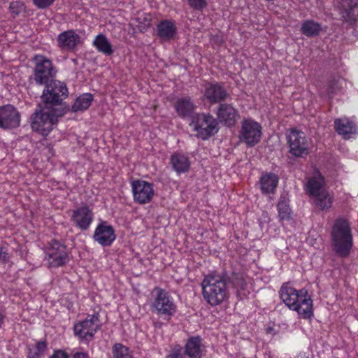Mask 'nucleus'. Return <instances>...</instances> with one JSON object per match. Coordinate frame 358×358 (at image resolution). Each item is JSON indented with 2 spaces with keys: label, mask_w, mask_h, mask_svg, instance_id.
Segmentation results:
<instances>
[{
  "label": "nucleus",
  "mask_w": 358,
  "mask_h": 358,
  "mask_svg": "<svg viewBox=\"0 0 358 358\" xmlns=\"http://www.w3.org/2000/svg\"><path fill=\"white\" fill-rule=\"evenodd\" d=\"M279 293L285 304L296 311L300 317L310 319L313 316V300L306 289H296L289 283H285Z\"/></svg>",
  "instance_id": "1"
},
{
  "label": "nucleus",
  "mask_w": 358,
  "mask_h": 358,
  "mask_svg": "<svg viewBox=\"0 0 358 358\" xmlns=\"http://www.w3.org/2000/svg\"><path fill=\"white\" fill-rule=\"evenodd\" d=\"M201 287L203 299L212 306L222 303L229 297L226 280L219 274L210 273L205 276Z\"/></svg>",
  "instance_id": "2"
},
{
  "label": "nucleus",
  "mask_w": 358,
  "mask_h": 358,
  "mask_svg": "<svg viewBox=\"0 0 358 358\" xmlns=\"http://www.w3.org/2000/svg\"><path fill=\"white\" fill-rule=\"evenodd\" d=\"M332 248L339 257H348L353 245V239L349 223L345 220H338L331 231Z\"/></svg>",
  "instance_id": "3"
},
{
  "label": "nucleus",
  "mask_w": 358,
  "mask_h": 358,
  "mask_svg": "<svg viewBox=\"0 0 358 358\" xmlns=\"http://www.w3.org/2000/svg\"><path fill=\"white\" fill-rule=\"evenodd\" d=\"M306 189L311 202L317 208L324 210L331 207L333 197L328 192L324 179L320 173H315L308 180Z\"/></svg>",
  "instance_id": "4"
},
{
  "label": "nucleus",
  "mask_w": 358,
  "mask_h": 358,
  "mask_svg": "<svg viewBox=\"0 0 358 358\" xmlns=\"http://www.w3.org/2000/svg\"><path fill=\"white\" fill-rule=\"evenodd\" d=\"M60 115L62 113L57 108L45 106L31 116V128L42 136H48L57 124Z\"/></svg>",
  "instance_id": "5"
},
{
  "label": "nucleus",
  "mask_w": 358,
  "mask_h": 358,
  "mask_svg": "<svg viewBox=\"0 0 358 358\" xmlns=\"http://www.w3.org/2000/svg\"><path fill=\"white\" fill-rule=\"evenodd\" d=\"M49 268H56L69 261L66 247L57 241H52L45 249V259Z\"/></svg>",
  "instance_id": "6"
},
{
  "label": "nucleus",
  "mask_w": 358,
  "mask_h": 358,
  "mask_svg": "<svg viewBox=\"0 0 358 358\" xmlns=\"http://www.w3.org/2000/svg\"><path fill=\"white\" fill-rule=\"evenodd\" d=\"M190 126L202 139H206L218 130L217 120L212 115L204 113L194 116Z\"/></svg>",
  "instance_id": "7"
},
{
  "label": "nucleus",
  "mask_w": 358,
  "mask_h": 358,
  "mask_svg": "<svg viewBox=\"0 0 358 358\" xmlns=\"http://www.w3.org/2000/svg\"><path fill=\"white\" fill-rule=\"evenodd\" d=\"M287 141L289 151L293 155L302 157L308 155L312 143L303 131L291 129Z\"/></svg>",
  "instance_id": "8"
},
{
  "label": "nucleus",
  "mask_w": 358,
  "mask_h": 358,
  "mask_svg": "<svg viewBox=\"0 0 358 358\" xmlns=\"http://www.w3.org/2000/svg\"><path fill=\"white\" fill-rule=\"evenodd\" d=\"M66 85L59 80H52L43 90L41 96L45 103L57 105L68 96Z\"/></svg>",
  "instance_id": "9"
},
{
  "label": "nucleus",
  "mask_w": 358,
  "mask_h": 358,
  "mask_svg": "<svg viewBox=\"0 0 358 358\" xmlns=\"http://www.w3.org/2000/svg\"><path fill=\"white\" fill-rule=\"evenodd\" d=\"M156 296L152 305V310L159 315L171 317L176 311L173 299L164 290L155 288Z\"/></svg>",
  "instance_id": "10"
},
{
  "label": "nucleus",
  "mask_w": 358,
  "mask_h": 358,
  "mask_svg": "<svg viewBox=\"0 0 358 358\" xmlns=\"http://www.w3.org/2000/svg\"><path fill=\"white\" fill-rule=\"evenodd\" d=\"M261 136L262 127L257 122L252 119L242 122L239 135L241 141L249 147H253L259 142Z\"/></svg>",
  "instance_id": "11"
},
{
  "label": "nucleus",
  "mask_w": 358,
  "mask_h": 358,
  "mask_svg": "<svg viewBox=\"0 0 358 358\" xmlns=\"http://www.w3.org/2000/svg\"><path fill=\"white\" fill-rule=\"evenodd\" d=\"M134 201L139 204L150 203L154 196L155 189L152 183L143 180H136L131 184Z\"/></svg>",
  "instance_id": "12"
},
{
  "label": "nucleus",
  "mask_w": 358,
  "mask_h": 358,
  "mask_svg": "<svg viewBox=\"0 0 358 358\" xmlns=\"http://www.w3.org/2000/svg\"><path fill=\"white\" fill-rule=\"evenodd\" d=\"M100 327V322L97 316L89 315L87 318L74 326L76 336L87 341L91 339Z\"/></svg>",
  "instance_id": "13"
},
{
  "label": "nucleus",
  "mask_w": 358,
  "mask_h": 358,
  "mask_svg": "<svg viewBox=\"0 0 358 358\" xmlns=\"http://www.w3.org/2000/svg\"><path fill=\"white\" fill-rule=\"evenodd\" d=\"M34 59V80L38 84H45L53 76L52 62L42 55H36Z\"/></svg>",
  "instance_id": "14"
},
{
  "label": "nucleus",
  "mask_w": 358,
  "mask_h": 358,
  "mask_svg": "<svg viewBox=\"0 0 358 358\" xmlns=\"http://www.w3.org/2000/svg\"><path fill=\"white\" fill-rule=\"evenodd\" d=\"M71 220L76 227L85 231L94 220V213L89 206L84 205L72 211Z\"/></svg>",
  "instance_id": "15"
},
{
  "label": "nucleus",
  "mask_w": 358,
  "mask_h": 358,
  "mask_svg": "<svg viewBox=\"0 0 358 358\" xmlns=\"http://www.w3.org/2000/svg\"><path fill=\"white\" fill-rule=\"evenodd\" d=\"M20 113L13 106L8 104L0 107L1 128H15L20 125Z\"/></svg>",
  "instance_id": "16"
},
{
  "label": "nucleus",
  "mask_w": 358,
  "mask_h": 358,
  "mask_svg": "<svg viewBox=\"0 0 358 358\" xmlns=\"http://www.w3.org/2000/svg\"><path fill=\"white\" fill-rule=\"evenodd\" d=\"M93 238L102 246H110L116 238L113 227L106 222H102L96 227Z\"/></svg>",
  "instance_id": "17"
},
{
  "label": "nucleus",
  "mask_w": 358,
  "mask_h": 358,
  "mask_svg": "<svg viewBox=\"0 0 358 358\" xmlns=\"http://www.w3.org/2000/svg\"><path fill=\"white\" fill-rule=\"evenodd\" d=\"M336 7L345 20H356L357 19V0H336Z\"/></svg>",
  "instance_id": "18"
},
{
  "label": "nucleus",
  "mask_w": 358,
  "mask_h": 358,
  "mask_svg": "<svg viewBox=\"0 0 358 358\" xmlns=\"http://www.w3.org/2000/svg\"><path fill=\"white\" fill-rule=\"evenodd\" d=\"M58 45L64 50H73L80 43V36L73 30L61 33L57 38Z\"/></svg>",
  "instance_id": "19"
},
{
  "label": "nucleus",
  "mask_w": 358,
  "mask_h": 358,
  "mask_svg": "<svg viewBox=\"0 0 358 358\" xmlns=\"http://www.w3.org/2000/svg\"><path fill=\"white\" fill-rule=\"evenodd\" d=\"M157 35L161 40L167 41L175 38L177 33V27L172 20H162L157 24Z\"/></svg>",
  "instance_id": "20"
},
{
  "label": "nucleus",
  "mask_w": 358,
  "mask_h": 358,
  "mask_svg": "<svg viewBox=\"0 0 358 358\" xmlns=\"http://www.w3.org/2000/svg\"><path fill=\"white\" fill-rule=\"evenodd\" d=\"M228 94L218 83H210L205 90V98L210 103H217L225 99Z\"/></svg>",
  "instance_id": "21"
},
{
  "label": "nucleus",
  "mask_w": 358,
  "mask_h": 358,
  "mask_svg": "<svg viewBox=\"0 0 358 358\" xmlns=\"http://www.w3.org/2000/svg\"><path fill=\"white\" fill-rule=\"evenodd\" d=\"M217 116L220 122H224L227 126L234 125L238 117L237 110L231 105L221 104Z\"/></svg>",
  "instance_id": "22"
},
{
  "label": "nucleus",
  "mask_w": 358,
  "mask_h": 358,
  "mask_svg": "<svg viewBox=\"0 0 358 358\" xmlns=\"http://www.w3.org/2000/svg\"><path fill=\"white\" fill-rule=\"evenodd\" d=\"M279 182L278 176L274 173H265L259 179V186L264 194H273Z\"/></svg>",
  "instance_id": "23"
},
{
  "label": "nucleus",
  "mask_w": 358,
  "mask_h": 358,
  "mask_svg": "<svg viewBox=\"0 0 358 358\" xmlns=\"http://www.w3.org/2000/svg\"><path fill=\"white\" fill-rule=\"evenodd\" d=\"M335 129L338 134L345 139L349 138L352 134L356 132V126L354 122L346 117L336 119L334 121Z\"/></svg>",
  "instance_id": "24"
},
{
  "label": "nucleus",
  "mask_w": 358,
  "mask_h": 358,
  "mask_svg": "<svg viewBox=\"0 0 358 358\" xmlns=\"http://www.w3.org/2000/svg\"><path fill=\"white\" fill-rule=\"evenodd\" d=\"M204 347L200 337L190 338L185 345V354L189 358H201Z\"/></svg>",
  "instance_id": "25"
},
{
  "label": "nucleus",
  "mask_w": 358,
  "mask_h": 358,
  "mask_svg": "<svg viewBox=\"0 0 358 358\" xmlns=\"http://www.w3.org/2000/svg\"><path fill=\"white\" fill-rule=\"evenodd\" d=\"M171 163L173 169L178 173L188 171L190 162L188 157L180 153H175L171 156Z\"/></svg>",
  "instance_id": "26"
},
{
  "label": "nucleus",
  "mask_w": 358,
  "mask_h": 358,
  "mask_svg": "<svg viewBox=\"0 0 358 358\" xmlns=\"http://www.w3.org/2000/svg\"><path fill=\"white\" fill-rule=\"evenodd\" d=\"M277 210L281 222L291 220L292 210L289 206V199L287 196L281 195L277 204Z\"/></svg>",
  "instance_id": "27"
},
{
  "label": "nucleus",
  "mask_w": 358,
  "mask_h": 358,
  "mask_svg": "<svg viewBox=\"0 0 358 358\" xmlns=\"http://www.w3.org/2000/svg\"><path fill=\"white\" fill-rule=\"evenodd\" d=\"M175 109L179 116L185 117L194 110V105L189 97H182L176 101Z\"/></svg>",
  "instance_id": "28"
},
{
  "label": "nucleus",
  "mask_w": 358,
  "mask_h": 358,
  "mask_svg": "<svg viewBox=\"0 0 358 358\" xmlns=\"http://www.w3.org/2000/svg\"><path fill=\"white\" fill-rule=\"evenodd\" d=\"M94 46L106 55H110L113 52L112 45L108 38L103 34H99L93 41Z\"/></svg>",
  "instance_id": "29"
},
{
  "label": "nucleus",
  "mask_w": 358,
  "mask_h": 358,
  "mask_svg": "<svg viewBox=\"0 0 358 358\" xmlns=\"http://www.w3.org/2000/svg\"><path fill=\"white\" fill-rule=\"evenodd\" d=\"M93 96L91 94L85 93L78 97L72 106L74 112L83 111L87 109L92 103Z\"/></svg>",
  "instance_id": "30"
},
{
  "label": "nucleus",
  "mask_w": 358,
  "mask_h": 358,
  "mask_svg": "<svg viewBox=\"0 0 358 358\" xmlns=\"http://www.w3.org/2000/svg\"><path fill=\"white\" fill-rule=\"evenodd\" d=\"M301 30L303 34L311 37L319 34L321 26L313 20H306L302 24Z\"/></svg>",
  "instance_id": "31"
},
{
  "label": "nucleus",
  "mask_w": 358,
  "mask_h": 358,
  "mask_svg": "<svg viewBox=\"0 0 358 358\" xmlns=\"http://www.w3.org/2000/svg\"><path fill=\"white\" fill-rule=\"evenodd\" d=\"M47 345L45 341H39L36 345L30 348L28 353V358H41L45 355Z\"/></svg>",
  "instance_id": "32"
},
{
  "label": "nucleus",
  "mask_w": 358,
  "mask_h": 358,
  "mask_svg": "<svg viewBox=\"0 0 358 358\" xmlns=\"http://www.w3.org/2000/svg\"><path fill=\"white\" fill-rule=\"evenodd\" d=\"M113 358H132L129 349L121 343H116L113 347Z\"/></svg>",
  "instance_id": "33"
},
{
  "label": "nucleus",
  "mask_w": 358,
  "mask_h": 358,
  "mask_svg": "<svg viewBox=\"0 0 358 358\" xmlns=\"http://www.w3.org/2000/svg\"><path fill=\"white\" fill-rule=\"evenodd\" d=\"M343 80L340 77H334L329 80L327 86V92L329 94H334L338 91L342 85Z\"/></svg>",
  "instance_id": "34"
},
{
  "label": "nucleus",
  "mask_w": 358,
  "mask_h": 358,
  "mask_svg": "<svg viewBox=\"0 0 358 358\" xmlns=\"http://www.w3.org/2000/svg\"><path fill=\"white\" fill-rule=\"evenodd\" d=\"M231 282L238 293H239L241 290L245 289V282L243 277L241 275H234L232 278Z\"/></svg>",
  "instance_id": "35"
},
{
  "label": "nucleus",
  "mask_w": 358,
  "mask_h": 358,
  "mask_svg": "<svg viewBox=\"0 0 358 358\" xmlns=\"http://www.w3.org/2000/svg\"><path fill=\"white\" fill-rule=\"evenodd\" d=\"M9 8L11 13L15 16L24 10V5L21 1H13L10 3Z\"/></svg>",
  "instance_id": "36"
},
{
  "label": "nucleus",
  "mask_w": 358,
  "mask_h": 358,
  "mask_svg": "<svg viewBox=\"0 0 358 358\" xmlns=\"http://www.w3.org/2000/svg\"><path fill=\"white\" fill-rule=\"evenodd\" d=\"M189 5L197 10H202L206 6V0H188Z\"/></svg>",
  "instance_id": "37"
},
{
  "label": "nucleus",
  "mask_w": 358,
  "mask_h": 358,
  "mask_svg": "<svg viewBox=\"0 0 358 358\" xmlns=\"http://www.w3.org/2000/svg\"><path fill=\"white\" fill-rule=\"evenodd\" d=\"M55 0H33L34 5L38 8L43 9L52 4Z\"/></svg>",
  "instance_id": "38"
},
{
  "label": "nucleus",
  "mask_w": 358,
  "mask_h": 358,
  "mask_svg": "<svg viewBox=\"0 0 358 358\" xmlns=\"http://www.w3.org/2000/svg\"><path fill=\"white\" fill-rule=\"evenodd\" d=\"M49 358H69L68 355L63 350H55Z\"/></svg>",
  "instance_id": "39"
},
{
  "label": "nucleus",
  "mask_w": 358,
  "mask_h": 358,
  "mask_svg": "<svg viewBox=\"0 0 358 358\" xmlns=\"http://www.w3.org/2000/svg\"><path fill=\"white\" fill-rule=\"evenodd\" d=\"M73 358H90V357L87 352L78 350L73 355Z\"/></svg>",
  "instance_id": "40"
},
{
  "label": "nucleus",
  "mask_w": 358,
  "mask_h": 358,
  "mask_svg": "<svg viewBox=\"0 0 358 358\" xmlns=\"http://www.w3.org/2000/svg\"><path fill=\"white\" fill-rule=\"evenodd\" d=\"M7 259V253L2 248H0V260L6 261Z\"/></svg>",
  "instance_id": "41"
},
{
  "label": "nucleus",
  "mask_w": 358,
  "mask_h": 358,
  "mask_svg": "<svg viewBox=\"0 0 358 358\" xmlns=\"http://www.w3.org/2000/svg\"><path fill=\"white\" fill-rule=\"evenodd\" d=\"M169 358H183L180 352H173L169 355Z\"/></svg>",
  "instance_id": "42"
}]
</instances>
